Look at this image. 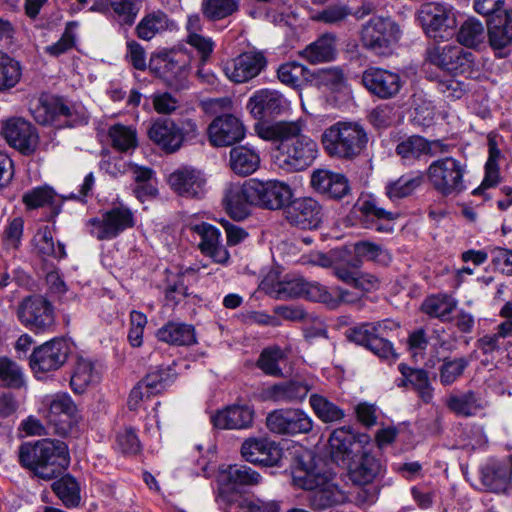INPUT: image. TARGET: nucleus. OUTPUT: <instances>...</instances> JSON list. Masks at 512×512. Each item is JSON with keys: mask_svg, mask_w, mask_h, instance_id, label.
Here are the masks:
<instances>
[{"mask_svg": "<svg viewBox=\"0 0 512 512\" xmlns=\"http://www.w3.org/2000/svg\"><path fill=\"white\" fill-rule=\"evenodd\" d=\"M19 463L22 467L33 471L43 479H53L51 485L56 496L64 502V445L59 440L42 439L35 442H25L18 451Z\"/></svg>", "mask_w": 512, "mask_h": 512, "instance_id": "1", "label": "nucleus"}, {"mask_svg": "<svg viewBox=\"0 0 512 512\" xmlns=\"http://www.w3.org/2000/svg\"><path fill=\"white\" fill-rule=\"evenodd\" d=\"M292 478L295 486L311 491L308 501L314 511H322L348 500L347 494L333 482L331 475L313 463L311 455L308 461H298Z\"/></svg>", "mask_w": 512, "mask_h": 512, "instance_id": "2", "label": "nucleus"}, {"mask_svg": "<svg viewBox=\"0 0 512 512\" xmlns=\"http://www.w3.org/2000/svg\"><path fill=\"white\" fill-rule=\"evenodd\" d=\"M262 140L270 141L274 146L273 158L284 160H315L319 149L317 143L308 136L301 135V126L297 122L280 121L256 127Z\"/></svg>", "mask_w": 512, "mask_h": 512, "instance_id": "3", "label": "nucleus"}, {"mask_svg": "<svg viewBox=\"0 0 512 512\" xmlns=\"http://www.w3.org/2000/svg\"><path fill=\"white\" fill-rule=\"evenodd\" d=\"M391 321L363 322L349 327L344 332L346 339L358 346L371 351L384 360H395L397 353L391 341L387 339L392 330Z\"/></svg>", "mask_w": 512, "mask_h": 512, "instance_id": "4", "label": "nucleus"}, {"mask_svg": "<svg viewBox=\"0 0 512 512\" xmlns=\"http://www.w3.org/2000/svg\"><path fill=\"white\" fill-rule=\"evenodd\" d=\"M366 143L365 131L355 123L338 122L327 128L322 134V144L331 157H356Z\"/></svg>", "mask_w": 512, "mask_h": 512, "instance_id": "5", "label": "nucleus"}, {"mask_svg": "<svg viewBox=\"0 0 512 512\" xmlns=\"http://www.w3.org/2000/svg\"><path fill=\"white\" fill-rule=\"evenodd\" d=\"M401 38V29L391 17L373 16L360 30L362 47L376 55H388Z\"/></svg>", "mask_w": 512, "mask_h": 512, "instance_id": "6", "label": "nucleus"}, {"mask_svg": "<svg viewBox=\"0 0 512 512\" xmlns=\"http://www.w3.org/2000/svg\"><path fill=\"white\" fill-rule=\"evenodd\" d=\"M148 67L152 74L169 87L175 90L186 87L189 61L182 51L165 48L158 50L151 55Z\"/></svg>", "mask_w": 512, "mask_h": 512, "instance_id": "7", "label": "nucleus"}, {"mask_svg": "<svg viewBox=\"0 0 512 512\" xmlns=\"http://www.w3.org/2000/svg\"><path fill=\"white\" fill-rule=\"evenodd\" d=\"M19 322L35 334L51 332L55 325L53 305L44 297H25L17 307Z\"/></svg>", "mask_w": 512, "mask_h": 512, "instance_id": "8", "label": "nucleus"}, {"mask_svg": "<svg viewBox=\"0 0 512 512\" xmlns=\"http://www.w3.org/2000/svg\"><path fill=\"white\" fill-rule=\"evenodd\" d=\"M424 32L435 40H448L455 33L456 18L452 7L438 2L425 3L418 13Z\"/></svg>", "mask_w": 512, "mask_h": 512, "instance_id": "9", "label": "nucleus"}, {"mask_svg": "<svg viewBox=\"0 0 512 512\" xmlns=\"http://www.w3.org/2000/svg\"><path fill=\"white\" fill-rule=\"evenodd\" d=\"M90 234L100 241L112 240L125 230L135 226V217L131 209L126 206H115L100 217L90 218L87 222Z\"/></svg>", "mask_w": 512, "mask_h": 512, "instance_id": "10", "label": "nucleus"}, {"mask_svg": "<svg viewBox=\"0 0 512 512\" xmlns=\"http://www.w3.org/2000/svg\"><path fill=\"white\" fill-rule=\"evenodd\" d=\"M266 426L273 434L296 436L310 433L314 421L303 409L279 408L268 413Z\"/></svg>", "mask_w": 512, "mask_h": 512, "instance_id": "11", "label": "nucleus"}, {"mask_svg": "<svg viewBox=\"0 0 512 512\" xmlns=\"http://www.w3.org/2000/svg\"><path fill=\"white\" fill-rule=\"evenodd\" d=\"M465 168L466 165L460 162H432L428 169V177L441 195H459L466 190L463 180Z\"/></svg>", "mask_w": 512, "mask_h": 512, "instance_id": "12", "label": "nucleus"}, {"mask_svg": "<svg viewBox=\"0 0 512 512\" xmlns=\"http://www.w3.org/2000/svg\"><path fill=\"white\" fill-rule=\"evenodd\" d=\"M369 440L367 434H356L350 426L334 429L328 440L332 460L344 466L361 452Z\"/></svg>", "mask_w": 512, "mask_h": 512, "instance_id": "13", "label": "nucleus"}, {"mask_svg": "<svg viewBox=\"0 0 512 512\" xmlns=\"http://www.w3.org/2000/svg\"><path fill=\"white\" fill-rule=\"evenodd\" d=\"M2 134L7 143L23 156L32 155L39 144L36 127L22 117H11L2 123Z\"/></svg>", "mask_w": 512, "mask_h": 512, "instance_id": "14", "label": "nucleus"}, {"mask_svg": "<svg viewBox=\"0 0 512 512\" xmlns=\"http://www.w3.org/2000/svg\"><path fill=\"white\" fill-rule=\"evenodd\" d=\"M267 59L262 52L247 51L226 61L222 70L234 83H245L257 77L266 67Z\"/></svg>", "mask_w": 512, "mask_h": 512, "instance_id": "15", "label": "nucleus"}, {"mask_svg": "<svg viewBox=\"0 0 512 512\" xmlns=\"http://www.w3.org/2000/svg\"><path fill=\"white\" fill-rule=\"evenodd\" d=\"M252 181L256 207L272 211L286 210L293 198V190L287 183L280 180Z\"/></svg>", "mask_w": 512, "mask_h": 512, "instance_id": "16", "label": "nucleus"}, {"mask_svg": "<svg viewBox=\"0 0 512 512\" xmlns=\"http://www.w3.org/2000/svg\"><path fill=\"white\" fill-rule=\"evenodd\" d=\"M428 61L441 69L454 73L465 74L471 71L473 54L459 46H435L427 50Z\"/></svg>", "mask_w": 512, "mask_h": 512, "instance_id": "17", "label": "nucleus"}, {"mask_svg": "<svg viewBox=\"0 0 512 512\" xmlns=\"http://www.w3.org/2000/svg\"><path fill=\"white\" fill-rule=\"evenodd\" d=\"M226 213L236 221L248 218L252 207H256V198L252 179L242 185H230L222 199Z\"/></svg>", "mask_w": 512, "mask_h": 512, "instance_id": "18", "label": "nucleus"}, {"mask_svg": "<svg viewBox=\"0 0 512 512\" xmlns=\"http://www.w3.org/2000/svg\"><path fill=\"white\" fill-rule=\"evenodd\" d=\"M210 143L215 147L231 146L245 136V128L239 118L232 114L217 116L208 126Z\"/></svg>", "mask_w": 512, "mask_h": 512, "instance_id": "19", "label": "nucleus"}, {"mask_svg": "<svg viewBox=\"0 0 512 512\" xmlns=\"http://www.w3.org/2000/svg\"><path fill=\"white\" fill-rule=\"evenodd\" d=\"M362 84L371 94L381 99H389L399 93L403 81L396 72L382 68H369L362 74Z\"/></svg>", "mask_w": 512, "mask_h": 512, "instance_id": "20", "label": "nucleus"}, {"mask_svg": "<svg viewBox=\"0 0 512 512\" xmlns=\"http://www.w3.org/2000/svg\"><path fill=\"white\" fill-rule=\"evenodd\" d=\"M285 216L290 224L298 228H317L322 221V206L311 197L291 199L285 210Z\"/></svg>", "mask_w": 512, "mask_h": 512, "instance_id": "21", "label": "nucleus"}, {"mask_svg": "<svg viewBox=\"0 0 512 512\" xmlns=\"http://www.w3.org/2000/svg\"><path fill=\"white\" fill-rule=\"evenodd\" d=\"M282 454L279 444L267 438H250L241 446V455L246 461L266 467L277 466Z\"/></svg>", "mask_w": 512, "mask_h": 512, "instance_id": "22", "label": "nucleus"}, {"mask_svg": "<svg viewBox=\"0 0 512 512\" xmlns=\"http://www.w3.org/2000/svg\"><path fill=\"white\" fill-rule=\"evenodd\" d=\"M149 139L160 147L165 153L178 151L184 141L183 128L169 118H158L147 130Z\"/></svg>", "mask_w": 512, "mask_h": 512, "instance_id": "23", "label": "nucleus"}, {"mask_svg": "<svg viewBox=\"0 0 512 512\" xmlns=\"http://www.w3.org/2000/svg\"><path fill=\"white\" fill-rule=\"evenodd\" d=\"M310 185L314 191L334 200H341L351 193L349 181L343 174L326 169L314 170Z\"/></svg>", "mask_w": 512, "mask_h": 512, "instance_id": "24", "label": "nucleus"}, {"mask_svg": "<svg viewBox=\"0 0 512 512\" xmlns=\"http://www.w3.org/2000/svg\"><path fill=\"white\" fill-rule=\"evenodd\" d=\"M64 338L57 337L34 348L30 356V367L35 374L59 369L64 364L62 350Z\"/></svg>", "mask_w": 512, "mask_h": 512, "instance_id": "25", "label": "nucleus"}, {"mask_svg": "<svg viewBox=\"0 0 512 512\" xmlns=\"http://www.w3.org/2000/svg\"><path fill=\"white\" fill-rule=\"evenodd\" d=\"M312 389L305 379H290L268 386L264 389L266 399L280 404L302 403Z\"/></svg>", "mask_w": 512, "mask_h": 512, "instance_id": "26", "label": "nucleus"}, {"mask_svg": "<svg viewBox=\"0 0 512 512\" xmlns=\"http://www.w3.org/2000/svg\"><path fill=\"white\" fill-rule=\"evenodd\" d=\"M287 107V100L275 90L262 89L253 94L247 103V109L255 119L281 114Z\"/></svg>", "mask_w": 512, "mask_h": 512, "instance_id": "27", "label": "nucleus"}, {"mask_svg": "<svg viewBox=\"0 0 512 512\" xmlns=\"http://www.w3.org/2000/svg\"><path fill=\"white\" fill-rule=\"evenodd\" d=\"M450 146L440 140L428 141L419 135H412L400 142L396 147L401 158L437 157L448 153Z\"/></svg>", "mask_w": 512, "mask_h": 512, "instance_id": "28", "label": "nucleus"}, {"mask_svg": "<svg viewBox=\"0 0 512 512\" xmlns=\"http://www.w3.org/2000/svg\"><path fill=\"white\" fill-rule=\"evenodd\" d=\"M343 467L347 468L350 479L357 485L371 483L382 471L381 461L364 448Z\"/></svg>", "mask_w": 512, "mask_h": 512, "instance_id": "29", "label": "nucleus"}, {"mask_svg": "<svg viewBox=\"0 0 512 512\" xmlns=\"http://www.w3.org/2000/svg\"><path fill=\"white\" fill-rule=\"evenodd\" d=\"M487 27L490 45L498 51L496 55L506 57L508 51L503 50L512 43V11L488 18Z\"/></svg>", "mask_w": 512, "mask_h": 512, "instance_id": "30", "label": "nucleus"}, {"mask_svg": "<svg viewBox=\"0 0 512 512\" xmlns=\"http://www.w3.org/2000/svg\"><path fill=\"white\" fill-rule=\"evenodd\" d=\"M254 410L249 405H231L217 411L212 417L213 425L218 429H246L252 426Z\"/></svg>", "mask_w": 512, "mask_h": 512, "instance_id": "31", "label": "nucleus"}, {"mask_svg": "<svg viewBox=\"0 0 512 512\" xmlns=\"http://www.w3.org/2000/svg\"><path fill=\"white\" fill-rule=\"evenodd\" d=\"M195 230L201 237L199 243L201 252L215 263L226 265L230 260V254L221 242L220 230L208 223L197 225Z\"/></svg>", "mask_w": 512, "mask_h": 512, "instance_id": "32", "label": "nucleus"}, {"mask_svg": "<svg viewBox=\"0 0 512 512\" xmlns=\"http://www.w3.org/2000/svg\"><path fill=\"white\" fill-rule=\"evenodd\" d=\"M398 370L401 374V378L396 380L398 387L411 386L423 402L430 403L432 401L434 389L425 369L413 368L405 363H400Z\"/></svg>", "mask_w": 512, "mask_h": 512, "instance_id": "33", "label": "nucleus"}, {"mask_svg": "<svg viewBox=\"0 0 512 512\" xmlns=\"http://www.w3.org/2000/svg\"><path fill=\"white\" fill-rule=\"evenodd\" d=\"M171 189L183 197H198L203 192L205 179L202 173L191 168L178 169L168 177Z\"/></svg>", "mask_w": 512, "mask_h": 512, "instance_id": "34", "label": "nucleus"}, {"mask_svg": "<svg viewBox=\"0 0 512 512\" xmlns=\"http://www.w3.org/2000/svg\"><path fill=\"white\" fill-rule=\"evenodd\" d=\"M483 485L491 492L505 493L512 487V464L491 461L481 469Z\"/></svg>", "mask_w": 512, "mask_h": 512, "instance_id": "35", "label": "nucleus"}, {"mask_svg": "<svg viewBox=\"0 0 512 512\" xmlns=\"http://www.w3.org/2000/svg\"><path fill=\"white\" fill-rule=\"evenodd\" d=\"M155 335L158 341L171 346H191L197 343L195 327L181 321H168Z\"/></svg>", "mask_w": 512, "mask_h": 512, "instance_id": "36", "label": "nucleus"}, {"mask_svg": "<svg viewBox=\"0 0 512 512\" xmlns=\"http://www.w3.org/2000/svg\"><path fill=\"white\" fill-rule=\"evenodd\" d=\"M33 118L41 125L60 128V117L64 115V99L61 96L43 93L37 105L31 109Z\"/></svg>", "mask_w": 512, "mask_h": 512, "instance_id": "37", "label": "nucleus"}, {"mask_svg": "<svg viewBox=\"0 0 512 512\" xmlns=\"http://www.w3.org/2000/svg\"><path fill=\"white\" fill-rule=\"evenodd\" d=\"M101 374L100 367L91 360L77 357L70 378V387L75 394H83L89 385L100 382Z\"/></svg>", "mask_w": 512, "mask_h": 512, "instance_id": "38", "label": "nucleus"}, {"mask_svg": "<svg viewBox=\"0 0 512 512\" xmlns=\"http://www.w3.org/2000/svg\"><path fill=\"white\" fill-rule=\"evenodd\" d=\"M336 54V37L331 33L321 35L300 52L301 57L311 64L332 61Z\"/></svg>", "mask_w": 512, "mask_h": 512, "instance_id": "39", "label": "nucleus"}, {"mask_svg": "<svg viewBox=\"0 0 512 512\" xmlns=\"http://www.w3.org/2000/svg\"><path fill=\"white\" fill-rule=\"evenodd\" d=\"M140 5L141 0H94L89 10L103 13L111 8L123 23L132 25L140 10Z\"/></svg>", "mask_w": 512, "mask_h": 512, "instance_id": "40", "label": "nucleus"}, {"mask_svg": "<svg viewBox=\"0 0 512 512\" xmlns=\"http://www.w3.org/2000/svg\"><path fill=\"white\" fill-rule=\"evenodd\" d=\"M457 301L445 293L433 294L425 298L421 304V311L431 318L442 322L451 320V314L456 309Z\"/></svg>", "mask_w": 512, "mask_h": 512, "instance_id": "41", "label": "nucleus"}, {"mask_svg": "<svg viewBox=\"0 0 512 512\" xmlns=\"http://www.w3.org/2000/svg\"><path fill=\"white\" fill-rule=\"evenodd\" d=\"M309 404L315 416L325 424L341 422L346 416L343 408L322 394H310Z\"/></svg>", "mask_w": 512, "mask_h": 512, "instance_id": "42", "label": "nucleus"}, {"mask_svg": "<svg viewBox=\"0 0 512 512\" xmlns=\"http://www.w3.org/2000/svg\"><path fill=\"white\" fill-rule=\"evenodd\" d=\"M43 408L41 410L44 419L46 420L47 428L52 430L53 433L64 434V393H56L51 396H46L42 402Z\"/></svg>", "mask_w": 512, "mask_h": 512, "instance_id": "43", "label": "nucleus"}, {"mask_svg": "<svg viewBox=\"0 0 512 512\" xmlns=\"http://www.w3.org/2000/svg\"><path fill=\"white\" fill-rule=\"evenodd\" d=\"M22 201L27 209L49 207L51 210L48 221H52L60 213V207L56 205V194L53 189L47 186L35 187L24 193Z\"/></svg>", "mask_w": 512, "mask_h": 512, "instance_id": "44", "label": "nucleus"}, {"mask_svg": "<svg viewBox=\"0 0 512 512\" xmlns=\"http://www.w3.org/2000/svg\"><path fill=\"white\" fill-rule=\"evenodd\" d=\"M108 136L112 147L119 152L132 154L138 147L137 129L132 125L113 124L108 129Z\"/></svg>", "mask_w": 512, "mask_h": 512, "instance_id": "45", "label": "nucleus"}, {"mask_svg": "<svg viewBox=\"0 0 512 512\" xmlns=\"http://www.w3.org/2000/svg\"><path fill=\"white\" fill-rule=\"evenodd\" d=\"M173 25L166 13L157 10L146 14L136 27L137 36L149 41L157 34H161Z\"/></svg>", "mask_w": 512, "mask_h": 512, "instance_id": "46", "label": "nucleus"}, {"mask_svg": "<svg viewBox=\"0 0 512 512\" xmlns=\"http://www.w3.org/2000/svg\"><path fill=\"white\" fill-rule=\"evenodd\" d=\"M309 85L323 91L340 92L346 86V79L338 67L321 68L311 71Z\"/></svg>", "mask_w": 512, "mask_h": 512, "instance_id": "47", "label": "nucleus"}, {"mask_svg": "<svg viewBox=\"0 0 512 512\" xmlns=\"http://www.w3.org/2000/svg\"><path fill=\"white\" fill-rule=\"evenodd\" d=\"M0 386L7 389H26L27 379L23 368L9 357H0Z\"/></svg>", "mask_w": 512, "mask_h": 512, "instance_id": "48", "label": "nucleus"}, {"mask_svg": "<svg viewBox=\"0 0 512 512\" xmlns=\"http://www.w3.org/2000/svg\"><path fill=\"white\" fill-rule=\"evenodd\" d=\"M422 183L423 175L420 173L402 175L386 185V195L391 201H397L412 195Z\"/></svg>", "mask_w": 512, "mask_h": 512, "instance_id": "49", "label": "nucleus"}, {"mask_svg": "<svg viewBox=\"0 0 512 512\" xmlns=\"http://www.w3.org/2000/svg\"><path fill=\"white\" fill-rule=\"evenodd\" d=\"M194 271L195 270L192 268H187L185 271L167 276L163 290L167 305L177 306L189 295L188 286L185 284L184 277L185 274Z\"/></svg>", "mask_w": 512, "mask_h": 512, "instance_id": "50", "label": "nucleus"}, {"mask_svg": "<svg viewBox=\"0 0 512 512\" xmlns=\"http://www.w3.org/2000/svg\"><path fill=\"white\" fill-rule=\"evenodd\" d=\"M278 79L285 85L297 88L309 84L311 71L298 62H287L279 66Z\"/></svg>", "mask_w": 512, "mask_h": 512, "instance_id": "51", "label": "nucleus"}, {"mask_svg": "<svg viewBox=\"0 0 512 512\" xmlns=\"http://www.w3.org/2000/svg\"><path fill=\"white\" fill-rule=\"evenodd\" d=\"M285 358L286 354L279 346H269L261 351L256 366L265 375L279 378L283 376V370L279 363Z\"/></svg>", "mask_w": 512, "mask_h": 512, "instance_id": "52", "label": "nucleus"}, {"mask_svg": "<svg viewBox=\"0 0 512 512\" xmlns=\"http://www.w3.org/2000/svg\"><path fill=\"white\" fill-rule=\"evenodd\" d=\"M486 34L482 22L471 17L461 24L457 32V40L466 47L475 48L484 42Z\"/></svg>", "mask_w": 512, "mask_h": 512, "instance_id": "53", "label": "nucleus"}, {"mask_svg": "<svg viewBox=\"0 0 512 512\" xmlns=\"http://www.w3.org/2000/svg\"><path fill=\"white\" fill-rule=\"evenodd\" d=\"M240 0H202L201 11L210 21H219L233 15L239 9Z\"/></svg>", "mask_w": 512, "mask_h": 512, "instance_id": "54", "label": "nucleus"}, {"mask_svg": "<svg viewBox=\"0 0 512 512\" xmlns=\"http://www.w3.org/2000/svg\"><path fill=\"white\" fill-rule=\"evenodd\" d=\"M447 407L459 416L470 417L482 409L480 399L476 393L468 391L461 395L450 396Z\"/></svg>", "mask_w": 512, "mask_h": 512, "instance_id": "55", "label": "nucleus"}, {"mask_svg": "<svg viewBox=\"0 0 512 512\" xmlns=\"http://www.w3.org/2000/svg\"><path fill=\"white\" fill-rule=\"evenodd\" d=\"M21 74L19 62L8 54L0 52V91L16 86Z\"/></svg>", "mask_w": 512, "mask_h": 512, "instance_id": "56", "label": "nucleus"}, {"mask_svg": "<svg viewBox=\"0 0 512 512\" xmlns=\"http://www.w3.org/2000/svg\"><path fill=\"white\" fill-rule=\"evenodd\" d=\"M305 280L303 278H284L276 283L271 293L278 300H290L303 297Z\"/></svg>", "mask_w": 512, "mask_h": 512, "instance_id": "57", "label": "nucleus"}, {"mask_svg": "<svg viewBox=\"0 0 512 512\" xmlns=\"http://www.w3.org/2000/svg\"><path fill=\"white\" fill-rule=\"evenodd\" d=\"M469 361L465 357L445 358L439 368V378L442 385L454 383L468 367Z\"/></svg>", "mask_w": 512, "mask_h": 512, "instance_id": "58", "label": "nucleus"}, {"mask_svg": "<svg viewBox=\"0 0 512 512\" xmlns=\"http://www.w3.org/2000/svg\"><path fill=\"white\" fill-rule=\"evenodd\" d=\"M354 248L358 256L383 265L389 264L392 260V256L388 250L370 241H359L355 244Z\"/></svg>", "mask_w": 512, "mask_h": 512, "instance_id": "59", "label": "nucleus"}, {"mask_svg": "<svg viewBox=\"0 0 512 512\" xmlns=\"http://www.w3.org/2000/svg\"><path fill=\"white\" fill-rule=\"evenodd\" d=\"M24 230V220L21 217H15L9 221L2 235V242L7 250H16L21 244Z\"/></svg>", "mask_w": 512, "mask_h": 512, "instance_id": "60", "label": "nucleus"}, {"mask_svg": "<svg viewBox=\"0 0 512 512\" xmlns=\"http://www.w3.org/2000/svg\"><path fill=\"white\" fill-rule=\"evenodd\" d=\"M303 297L314 302L324 303L332 308L336 307L340 300L332 296L327 288L318 282H306Z\"/></svg>", "mask_w": 512, "mask_h": 512, "instance_id": "61", "label": "nucleus"}, {"mask_svg": "<svg viewBox=\"0 0 512 512\" xmlns=\"http://www.w3.org/2000/svg\"><path fill=\"white\" fill-rule=\"evenodd\" d=\"M351 14L352 11L346 5H330L318 12L314 19L325 24L337 25L344 22Z\"/></svg>", "mask_w": 512, "mask_h": 512, "instance_id": "62", "label": "nucleus"}, {"mask_svg": "<svg viewBox=\"0 0 512 512\" xmlns=\"http://www.w3.org/2000/svg\"><path fill=\"white\" fill-rule=\"evenodd\" d=\"M484 169L485 174L481 184L472 191L474 196H484L487 189L496 187L502 181L498 162H486Z\"/></svg>", "mask_w": 512, "mask_h": 512, "instance_id": "63", "label": "nucleus"}, {"mask_svg": "<svg viewBox=\"0 0 512 512\" xmlns=\"http://www.w3.org/2000/svg\"><path fill=\"white\" fill-rule=\"evenodd\" d=\"M186 43L197 51L202 64H205L209 60L215 48V42L212 38L202 34L186 36Z\"/></svg>", "mask_w": 512, "mask_h": 512, "instance_id": "64", "label": "nucleus"}]
</instances>
